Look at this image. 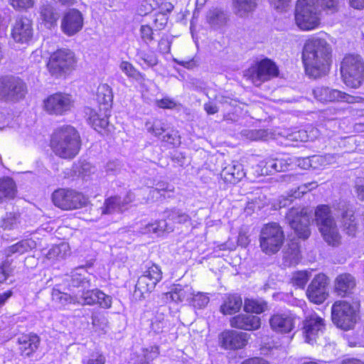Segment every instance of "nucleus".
Masks as SVG:
<instances>
[{"label": "nucleus", "instance_id": "49", "mask_svg": "<svg viewBox=\"0 0 364 364\" xmlns=\"http://www.w3.org/2000/svg\"><path fill=\"white\" fill-rule=\"evenodd\" d=\"M311 272L308 271H298L293 274L291 283L299 288H304L309 278Z\"/></svg>", "mask_w": 364, "mask_h": 364}, {"label": "nucleus", "instance_id": "39", "mask_svg": "<svg viewBox=\"0 0 364 364\" xmlns=\"http://www.w3.org/2000/svg\"><path fill=\"white\" fill-rule=\"evenodd\" d=\"M193 291V289L191 287H186L183 288L181 285H176L168 294H170V298L176 303L183 301L190 302Z\"/></svg>", "mask_w": 364, "mask_h": 364}, {"label": "nucleus", "instance_id": "4", "mask_svg": "<svg viewBox=\"0 0 364 364\" xmlns=\"http://www.w3.org/2000/svg\"><path fill=\"white\" fill-rule=\"evenodd\" d=\"M341 73L344 83L350 87H359L364 80V62L359 55H346L341 63Z\"/></svg>", "mask_w": 364, "mask_h": 364}, {"label": "nucleus", "instance_id": "51", "mask_svg": "<svg viewBox=\"0 0 364 364\" xmlns=\"http://www.w3.org/2000/svg\"><path fill=\"white\" fill-rule=\"evenodd\" d=\"M19 214L16 213H7L1 220V227L5 230H11L17 226Z\"/></svg>", "mask_w": 364, "mask_h": 364}, {"label": "nucleus", "instance_id": "29", "mask_svg": "<svg viewBox=\"0 0 364 364\" xmlns=\"http://www.w3.org/2000/svg\"><path fill=\"white\" fill-rule=\"evenodd\" d=\"M107 112L105 110V113L100 114L93 109L89 107L86 109L89 124L99 132L105 129L109 125Z\"/></svg>", "mask_w": 364, "mask_h": 364}, {"label": "nucleus", "instance_id": "6", "mask_svg": "<svg viewBox=\"0 0 364 364\" xmlns=\"http://www.w3.org/2000/svg\"><path fill=\"white\" fill-rule=\"evenodd\" d=\"M358 308L345 301H337L331 307L333 323L344 331L352 329L357 322Z\"/></svg>", "mask_w": 364, "mask_h": 364}, {"label": "nucleus", "instance_id": "15", "mask_svg": "<svg viewBox=\"0 0 364 364\" xmlns=\"http://www.w3.org/2000/svg\"><path fill=\"white\" fill-rule=\"evenodd\" d=\"M328 278L324 274H318L311 282L306 290L309 299L315 304L323 303L328 296Z\"/></svg>", "mask_w": 364, "mask_h": 364}, {"label": "nucleus", "instance_id": "53", "mask_svg": "<svg viewBox=\"0 0 364 364\" xmlns=\"http://www.w3.org/2000/svg\"><path fill=\"white\" fill-rule=\"evenodd\" d=\"M316 158V156L305 158L291 157L292 168L294 166H299L303 169H307L312 166L311 162Z\"/></svg>", "mask_w": 364, "mask_h": 364}, {"label": "nucleus", "instance_id": "42", "mask_svg": "<svg viewBox=\"0 0 364 364\" xmlns=\"http://www.w3.org/2000/svg\"><path fill=\"white\" fill-rule=\"evenodd\" d=\"M159 282L156 279L146 277H139L135 286V292L139 291L142 296L145 293L151 292Z\"/></svg>", "mask_w": 364, "mask_h": 364}, {"label": "nucleus", "instance_id": "48", "mask_svg": "<svg viewBox=\"0 0 364 364\" xmlns=\"http://www.w3.org/2000/svg\"><path fill=\"white\" fill-rule=\"evenodd\" d=\"M151 228H152L153 233L156 234L158 236L161 235L164 232H171L174 230L173 223H168L166 220L156 221Z\"/></svg>", "mask_w": 364, "mask_h": 364}, {"label": "nucleus", "instance_id": "2", "mask_svg": "<svg viewBox=\"0 0 364 364\" xmlns=\"http://www.w3.org/2000/svg\"><path fill=\"white\" fill-rule=\"evenodd\" d=\"M81 145L79 132L70 125L58 127L51 136V149L61 159H74L78 154Z\"/></svg>", "mask_w": 364, "mask_h": 364}, {"label": "nucleus", "instance_id": "9", "mask_svg": "<svg viewBox=\"0 0 364 364\" xmlns=\"http://www.w3.org/2000/svg\"><path fill=\"white\" fill-rule=\"evenodd\" d=\"M76 60L74 53L69 49H60L50 57L47 68L50 74L60 77L74 69Z\"/></svg>", "mask_w": 364, "mask_h": 364}, {"label": "nucleus", "instance_id": "46", "mask_svg": "<svg viewBox=\"0 0 364 364\" xmlns=\"http://www.w3.org/2000/svg\"><path fill=\"white\" fill-rule=\"evenodd\" d=\"M145 125L149 132L158 137L161 136L167 130L166 123L158 119L153 122H147Z\"/></svg>", "mask_w": 364, "mask_h": 364}, {"label": "nucleus", "instance_id": "54", "mask_svg": "<svg viewBox=\"0 0 364 364\" xmlns=\"http://www.w3.org/2000/svg\"><path fill=\"white\" fill-rule=\"evenodd\" d=\"M286 137L291 141H307L309 140L306 131L303 129L292 131L288 133Z\"/></svg>", "mask_w": 364, "mask_h": 364}, {"label": "nucleus", "instance_id": "13", "mask_svg": "<svg viewBox=\"0 0 364 364\" xmlns=\"http://www.w3.org/2000/svg\"><path fill=\"white\" fill-rule=\"evenodd\" d=\"M278 73V68L275 63L266 58L250 68L247 70L246 76L250 78L255 85H259L262 82L277 76Z\"/></svg>", "mask_w": 364, "mask_h": 364}, {"label": "nucleus", "instance_id": "47", "mask_svg": "<svg viewBox=\"0 0 364 364\" xmlns=\"http://www.w3.org/2000/svg\"><path fill=\"white\" fill-rule=\"evenodd\" d=\"M174 190L173 186L168 184L166 182H159L156 184V187L150 190L149 195L153 197L155 196V194H160V196H163V198H169L171 196L168 194L169 193H172Z\"/></svg>", "mask_w": 364, "mask_h": 364}, {"label": "nucleus", "instance_id": "55", "mask_svg": "<svg viewBox=\"0 0 364 364\" xmlns=\"http://www.w3.org/2000/svg\"><path fill=\"white\" fill-rule=\"evenodd\" d=\"M152 28L150 25H142L140 28V35L142 41L149 44L154 40V33Z\"/></svg>", "mask_w": 364, "mask_h": 364}, {"label": "nucleus", "instance_id": "23", "mask_svg": "<svg viewBox=\"0 0 364 364\" xmlns=\"http://www.w3.org/2000/svg\"><path fill=\"white\" fill-rule=\"evenodd\" d=\"M355 286V278L349 273L341 274L335 280L336 291L341 296H346L351 294Z\"/></svg>", "mask_w": 364, "mask_h": 364}, {"label": "nucleus", "instance_id": "33", "mask_svg": "<svg viewBox=\"0 0 364 364\" xmlns=\"http://www.w3.org/2000/svg\"><path fill=\"white\" fill-rule=\"evenodd\" d=\"M97 101L100 105H103V109L107 111L112 105L113 92L112 88L107 84H101L97 87Z\"/></svg>", "mask_w": 364, "mask_h": 364}, {"label": "nucleus", "instance_id": "40", "mask_svg": "<svg viewBox=\"0 0 364 364\" xmlns=\"http://www.w3.org/2000/svg\"><path fill=\"white\" fill-rule=\"evenodd\" d=\"M244 309L247 312L261 314L268 309L267 303L262 299H247L245 300Z\"/></svg>", "mask_w": 364, "mask_h": 364}, {"label": "nucleus", "instance_id": "18", "mask_svg": "<svg viewBox=\"0 0 364 364\" xmlns=\"http://www.w3.org/2000/svg\"><path fill=\"white\" fill-rule=\"evenodd\" d=\"M324 321L317 315H311L303 321V334L305 341L313 344L316 338L323 333Z\"/></svg>", "mask_w": 364, "mask_h": 364}, {"label": "nucleus", "instance_id": "45", "mask_svg": "<svg viewBox=\"0 0 364 364\" xmlns=\"http://www.w3.org/2000/svg\"><path fill=\"white\" fill-rule=\"evenodd\" d=\"M209 301L210 299L206 293L193 290L189 303L195 309H200L205 308Z\"/></svg>", "mask_w": 364, "mask_h": 364}, {"label": "nucleus", "instance_id": "34", "mask_svg": "<svg viewBox=\"0 0 364 364\" xmlns=\"http://www.w3.org/2000/svg\"><path fill=\"white\" fill-rule=\"evenodd\" d=\"M242 305L240 296L237 294L229 295L220 306V311L223 314H233L239 311Z\"/></svg>", "mask_w": 364, "mask_h": 364}, {"label": "nucleus", "instance_id": "43", "mask_svg": "<svg viewBox=\"0 0 364 364\" xmlns=\"http://www.w3.org/2000/svg\"><path fill=\"white\" fill-rule=\"evenodd\" d=\"M53 300L61 305L77 304V292H73V295L62 292L58 289H53L52 292Z\"/></svg>", "mask_w": 364, "mask_h": 364}, {"label": "nucleus", "instance_id": "5", "mask_svg": "<svg viewBox=\"0 0 364 364\" xmlns=\"http://www.w3.org/2000/svg\"><path fill=\"white\" fill-rule=\"evenodd\" d=\"M296 25L304 31L316 28L320 23L316 0H298L295 9Z\"/></svg>", "mask_w": 364, "mask_h": 364}, {"label": "nucleus", "instance_id": "26", "mask_svg": "<svg viewBox=\"0 0 364 364\" xmlns=\"http://www.w3.org/2000/svg\"><path fill=\"white\" fill-rule=\"evenodd\" d=\"M259 0H232V8L236 16L245 18L253 13Z\"/></svg>", "mask_w": 364, "mask_h": 364}, {"label": "nucleus", "instance_id": "20", "mask_svg": "<svg viewBox=\"0 0 364 364\" xmlns=\"http://www.w3.org/2000/svg\"><path fill=\"white\" fill-rule=\"evenodd\" d=\"M11 36L17 43H28L33 37L31 21L26 17L17 18L11 31Z\"/></svg>", "mask_w": 364, "mask_h": 364}, {"label": "nucleus", "instance_id": "21", "mask_svg": "<svg viewBox=\"0 0 364 364\" xmlns=\"http://www.w3.org/2000/svg\"><path fill=\"white\" fill-rule=\"evenodd\" d=\"M230 325L236 328L254 331L260 327L261 320L258 316L252 314H240L231 318Z\"/></svg>", "mask_w": 364, "mask_h": 364}, {"label": "nucleus", "instance_id": "25", "mask_svg": "<svg viewBox=\"0 0 364 364\" xmlns=\"http://www.w3.org/2000/svg\"><path fill=\"white\" fill-rule=\"evenodd\" d=\"M82 272H85V269L80 267L71 272L68 285L70 288H75V292L83 291L85 289L91 288L92 285L89 279H87Z\"/></svg>", "mask_w": 364, "mask_h": 364}, {"label": "nucleus", "instance_id": "52", "mask_svg": "<svg viewBox=\"0 0 364 364\" xmlns=\"http://www.w3.org/2000/svg\"><path fill=\"white\" fill-rule=\"evenodd\" d=\"M168 16L163 12H159L152 16V28L155 31H161L166 26Z\"/></svg>", "mask_w": 364, "mask_h": 364}, {"label": "nucleus", "instance_id": "41", "mask_svg": "<svg viewBox=\"0 0 364 364\" xmlns=\"http://www.w3.org/2000/svg\"><path fill=\"white\" fill-rule=\"evenodd\" d=\"M142 274L140 277H146L151 279H156L161 281L162 279V272L160 267L151 261L144 262L142 267Z\"/></svg>", "mask_w": 364, "mask_h": 364}, {"label": "nucleus", "instance_id": "30", "mask_svg": "<svg viewBox=\"0 0 364 364\" xmlns=\"http://www.w3.org/2000/svg\"><path fill=\"white\" fill-rule=\"evenodd\" d=\"M314 97L321 102H338L340 90L328 87L318 86L312 90Z\"/></svg>", "mask_w": 364, "mask_h": 364}, {"label": "nucleus", "instance_id": "60", "mask_svg": "<svg viewBox=\"0 0 364 364\" xmlns=\"http://www.w3.org/2000/svg\"><path fill=\"white\" fill-rule=\"evenodd\" d=\"M10 4L16 10H26L33 6L34 0H10Z\"/></svg>", "mask_w": 364, "mask_h": 364}, {"label": "nucleus", "instance_id": "24", "mask_svg": "<svg viewBox=\"0 0 364 364\" xmlns=\"http://www.w3.org/2000/svg\"><path fill=\"white\" fill-rule=\"evenodd\" d=\"M245 176L243 166L239 163L228 164L220 172V177L225 182L233 184L241 181Z\"/></svg>", "mask_w": 364, "mask_h": 364}, {"label": "nucleus", "instance_id": "38", "mask_svg": "<svg viewBox=\"0 0 364 364\" xmlns=\"http://www.w3.org/2000/svg\"><path fill=\"white\" fill-rule=\"evenodd\" d=\"M342 223L346 234L355 236L357 231V223L352 210H346L342 213Z\"/></svg>", "mask_w": 364, "mask_h": 364}, {"label": "nucleus", "instance_id": "1", "mask_svg": "<svg viewBox=\"0 0 364 364\" xmlns=\"http://www.w3.org/2000/svg\"><path fill=\"white\" fill-rule=\"evenodd\" d=\"M331 46L323 38H312L306 41L302 60L306 75L313 78L326 75L329 71Z\"/></svg>", "mask_w": 364, "mask_h": 364}, {"label": "nucleus", "instance_id": "28", "mask_svg": "<svg viewBox=\"0 0 364 364\" xmlns=\"http://www.w3.org/2000/svg\"><path fill=\"white\" fill-rule=\"evenodd\" d=\"M317 187L316 182H309L299 186L296 188L292 189L291 193L287 197H282L279 200V208L286 207L291 204L294 199L299 198Z\"/></svg>", "mask_w": 364, "mask_h": 364}, {"label": "nucleus", "instance_id": "59", "mask_svg": "<svg viewBox=\"0 0 364 364\" xmlns=\"http://www.w3.org/2000/svg\"><path fill=\"white\" fill-rule=\"evenodd\" d=\"M277 172L286 171L292 169L291 157L276 159Z\"/></svg>", "mask_w": 364, "mask_h": 364}, {"label": "nucleus", "instance_id": "64", "mask_svg": "<svg viewBox=\"0 0 364 364\" xmlns=\"http://www.w3.org/2000/svg\"><path fill=\"white\" fill-rule=\"evenodd\" d=\"M139 58L148 66H154L158 63L156 56L154 53H145L141 52L138 54Z\"/></svg>", "mask_w": 364, "mask_h": 364}, {"label": "nucleus", "instance_id": "61", "mask_svg": "<svg viewBox=\"0 0 364 364\" xmlns=\"http://www.w3.org/2000/svg\"><path fill=\"white\" fill-rule=\"evenodd\" d=\"M159 353V348L157 346H151L149 349H145L144 350V362L141 363V364H149V361L157 358Z\"/></svg>", "mask_w": 364, "mask_h": 364}, {"label": "nucleus", "instance_id": "11", "mask_svg": "<svg viewBox=\"0 0 364 364\" xmlns=\"http://www.w3.org/2000/svg\"><path fill=\"white\" fill-rule=\"evenodd\" d=\"M53 204L65 210L78 209L85 204L84 196L72 189L58 188L51 196Z\"/></svg>", "mask_w": 364, "mask_h": 364}, {"label": "nucleus", "instance_id": "44", "mask_svg": "<svg viewBox=\"0 0 364 364\" xmlns=\"http://www.w3.org/2000/svg\"><path fill=\"white\" fill-rule=\"evenodd\" d=\"M166 218L169 221H172L173 223L183 224L191 220V217L182 210L178 208H172L167 210L164 213Z\"/></svg>", "mask_w": 364, "mask_h": 364}, {"label": "nucleus", "instance_id": "63", "mask_svg": "<svg viewBox=\"0 0 364 364\" xmlns=\"http://www.w3.org/2000/svg\"><path fill=\"white\" fill-rule=\"evenodd\" d=\"M105 357L100 353L91 354L88 359H83L82 364H105Z\"/></svg>", "mask_w": 364, "mask_h": 364}, {"label": "nucleus", "instance_id": "32", "mask_svg": "<svg viewBox=\"0 0 364 364\" xmlns=\"http://www.w3.org/2000/svg\"><path fill=\"white\" fill-rule=\"evenodd\" d=\"M40 16L48 28L56 25L60 18V14L57 9L50 4H45L41 6Z\"/></svg>", "mask_w": 364, "mask_h": 364}, {"label": "nucleus", "instance_id": "14", "mask_svg": "<svg viewBox=\"0 0 364 364\" xmlns=\"http://www.w3.org/2000/svg\"><path fill=\"white\" fill-rule=\"evenodd\" d=\"M77 304L82 306L98 304L104 309H109L112 306V297L98 289H85L77 292Z\"/></svg>", "mask_w": 364, "mask_h": 364}, {"label": "nucleus", "instance_id": "10", "mask_svg": "<svg viewBox=\"0 0 364 364\" xmlns=\"http://www.w3.org/2000/svg\"><path fill=\"white\" fill-rule=\"evenodd\" d=\"M26 85L19 77L6 76L0 79V100L17 102L26 93Z\"/></svg>", "mask_w": 364, "mask_h": 364}, {"label": "nucleus", "instance_id": "12", "mask_svg": "<svg viewBox=\"0 0 364 364\" xmlns=\"http://www.w3.org/2000/svg\"><path fill=\"white\" fill-rule=\"evenodd\" d=\"M45 110L50 114L64 115L74 106V100L70 94L56 92L43 101Z\"/></svg>", "mask_w": 364, "mask_h": 364}, {"label": "nucleus", "instance_id": "58", "mask_svg": "<svg viewBox=\"0 0 364 364\" xmlns=\"http://www.w3.org/2000/svg\"><path fill=\"white\" fill-rule=\"evenodd\" d=\"M320 2L321 6L331 13H335L338 9V0H316V4Z\"/></svg>", "mask_w": 364, "mask_h": 364}, {"label": "nucleus", "instance_id": "16", "mask_svg": "<svg viewBox=\"0 0 364 364\" xmlns=\"http://www.w3.org/2000/svg\"><path fill=\"white\" fill-rule=\"evenodd\" d=\"M83 23L82 13L77 9H70L61 19L60 28L65 35L73 36L82 30Z\"/></svg>", "mask_w": 364, "mask_h": 364}, {"label": "nucleus", "instance_id": "56", "mask_svg": "<svg viewBox=\"0 0 364 364\" xmlns=\"http://www.w3.org/2000/svg\"><path fill=\"white\" fill-rule=\"evenodd\" d=\"M92 324L96 329H104L107 325V319L100 313H93L91 316Z\"/></svg>", "mask_w": 364, "mask_h": 364}, {"label": "nucleus", "instance_id": "37", "mask_svg": "<svg viewBox=\"0 0 364 364\" xmlns=\"http://www.w3.org/2000/svg\"><path fill=\"white\" fill-rule=\"evenodd\" d=\"M124 206L119 196H111L105 200L103 206L100 208L102 215H109L115 212L122 211Z\"/></svg>", "mask_w": 364, "mask_h": 364}, {"label": "nucleus", "instance_id": "22", "mask_svg": "<svg viewBox=\"0 0 364 364\" xmlns=\"http://www.w3.org/2000/svg\"><path fill=\"white\" fill-rule=\"evenodd\" d=\"M40 338L34 333L21 335L18 338L20 353L22 356L30 357L36 351L40 345Z\"/></svg>", "mask_w": 364, "mask_h": 364}, {"label": "nucleus", "instance_id": "8", "mask_svg": "<svg viewBox=\"0 0 364 364\" xmlns=\"http://www.w3.org/2000/svg\"><path fill=\"white\" fill-rule=\"evenodd\" d=\"M286 220L299 238L306 240L309 237V225L313 221L311 210L306 208H292L287 213Z\"/></svg>", "mask_w": 364, "mask_h": 364}, {"label": "nucleus", "instance_id": "50", "mask_svg": "<svg viewBox=\"0 0 364 364\" xmlns=\"http://www.w3.org/2000/svg\"><path fill=\"white\" fill-rule=\"evenodd\" d=\"M167 327V321L165 319L164 314L157 312L151 324V330L154 332L160 333L164 331Z\"/></svg>", "mask_w": 364, "mask_h": 364}, {"label": "nucleus", "instance_id": "62", "mask_svg": "<svg viewBox=\"0 0 364 364\" xmlns=\"http://www.w3.org/2000/svg\"><path fill=\"white\" fill-rule=\"evenodd\" d=\"M119 68L128 77H136L139 74V72L134 68V67L127 61H122Z\"/></svg>", "mask_w": 364, "mask_h": 364}, {"label": "nucleus", "instance_id": "36", "mask_svg": "<svg viewBox=\"0 0 364 364\" xmlns=\"http://www.w3.org/2000/svg\"><path fill=\"white\" fill-rule=\"evenodd\" d=\"M283 260L285 266L298 264L300 260V251L296 243H291L283 252Z\"/></svg>", "mask_w": 364, "mask_h": 364}, {"label": "nucleus", "instance_id": "7", "mask_svg": "<svg viewBox=\"0 0 364 364\" xmlns=\"http://www.w3.org/2000/svg\"><path fill=\"white\" fill-rule=\"evenodd\" d=\"M284 241V232L276 223L266 225L261 230L259 242L262 250L267 255L277 253Z\"/></svg>", "mask_w": 364, "mask_h": 364}, {"label": "nucleus", "instance_id": "3", "mask_svg": "<svg viewBox=\"0 0 364 364\" xmlns=\"http://www.w3.org/2000/svg\"><path fill=\"white\" fill-rule=\"evenodd\" d=\"M315 220L324 241L332 247H337L341 242V236L338 227L331 215L328 205H321L315 210Z\"/></svg>", "mask_w": 364, "mask_h": 364}, {"label": "nucleus", "instance_id": "17", "mask_svg": "<svg viewBox=\"0 0 364 364\" xmlns=\"http://www.w3.org/2000/svg\"><path fill=\"white\" fill-rule=\"evenodd\" d=\"M250 335L247 333L229 330L220 335V341L223 348L228 350L240 349L245 347L248 341Z\"/></svg>", "mask_w": 364, "mask_h": 364}, {"label": "nucleus", "instance_id": "19", "mask_svg": "<svg viewBox=\"0 0 364 364\" xmlns=\"http://www.w3.org/2000/svg\"><path fill=\"white\" fill-rule=\"evenodd\" d=\"M296 318V316L290 312L277 313L271 316L269 325L277 333H287L294 329Z\"/></svg>", "mask_w": 364, "mask_h": 364}, {"label": "nucleus", "instance_id": "35", "mask_svg": "<svg viewBox=\"0 0 364 364\" xmlns=\"http://www.w3.org/2000/svg\"><path fill=\"white\" fill-rule=\"evenodd\" d=\"M16 193V183L10 178L0 179V201L14 198Z\"/></svg>", "mask_w": 364, "mask_h": 364}, {"label": "nucleus", "instance_id": "57", "mask_svg": "<svg viewBox=\"0 0 364 364\" xmlns=\"http://www.w3.org/2000/svg\"><path fill=\"white\" fill-rule=\"evenodd\" d=\"M161 140L173 146L178 145L181 143L180 136L178 135L177 132L173 130L168 132L163 135Z\"/></svg>", "mask_w": 364, "mask_h": 364}, {"label": "nucleus", "instance_id": "31", "mask_svg": "<svg viewBox=\"0 0 364 364\" xmlns=\"http://www.w3.org/2000/svg\"><path fill=\"white\" fill-rule=\"evenodd\" d=\"M206 20L214 29L224 26L228 20L227 14L220 9L213 8L207 12Z\"/></svg>", "mask_w": 364, "mask_h": 364}, {"label": "nucleus", "instance_id": "27", "mask_svg": "<svg viewBox=\"0 0 364 364\" xmlns=\"http://www.w3.org/2000/svg\"><path fill=\"white\" fill-rule=\"evenodd\" d=\"M36 243L32 239H25L7 247L4 249V255L7 257H11L14 255H21L33 249L36 248Z\"/></svg>", "mask_w": 364, "mask_h": 364}]
</instances>
